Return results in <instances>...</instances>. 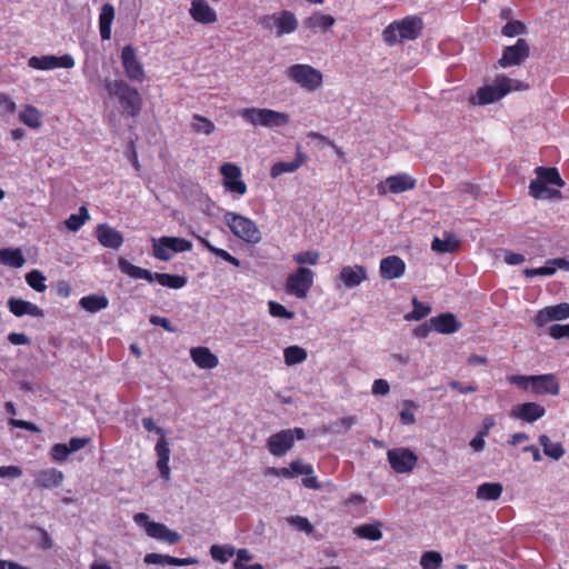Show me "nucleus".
Returning a JSON list of instances; mask_svg holds the SVG:
<instances>
[{
    "instance_id": "1",
    "label": "nucleus",
    "mask_w": 569,
    "mask_h": 569,
    "mask_svg": "<svg viewBox=\"0 0 569 569\" xmlns=\"http://www.w3.org/2000/svg\"><path fill=\"white\" fill-rule=\"evenodd\" d=\"M118 266L124 274L133 279H143L148 282L156 281L160 286L170 289H181L188 282V278L186 276L152 272L148 269L132 264L124 258L119 259Z\"/></svg>"
},
{
    "instance_id": "2",
    "label": "nucleus",
    "mask_w": 569,
    "mask_h": 569,
    "mask_svg": "<svg viewBox=\"0 0 569 569\" xmlns=\"http://www.w3.org/2000/svg\"><path fill=\"white\" fill-rule=\"evenodd\" d=\"M508 381L519 389L531 391L537 396H558L560 392L559 380L553 373L532 376L512 375L508 377Z\"/></svg>"
},
{
    "instance_id": "3",
    "label": "nucleus",
    "mask_w": 569,
    "mask_h": 569,
    "mask_svg": "<svg viewBox=\"0 0 569 569\" xmlns=\"http://www.w3.org/2000/svg\"><path fill=\"white\" fill-rule=\"evenodd\" d=\"M423 28L422 19L418 16H407L391 22L382 32L387 44L392 46L403 40H416Z\"/></svg>"
},
{
    "instance_id": "4",
    "label": "nucleus",
    "mask_w": 569,
    "mask_h": 569,
    "mask_svg": "<svg viewBox=\"0 0 569 569\" xmlns=\"http://www.w3.org/2000/svg\"><path fill=\"white\" fill-rule=\"evenodd\" d=\"M104 88L109 94L118 98L123 110L131 117L140 114L143 100L138 89L129 86L124 80H107Z\"/></svg>"
},
{
    "instance_id": "5",
    "label": "nucleus",
    "mask_w": 569,
    "mask_h": 569,
    "mask_svg": "<svg viewBox=\"0 0 569 569\" xmlns=\"http://www.w3.org/2000/svg\"><path fill=\"white\" fill-rule=\"evenodd\" d=\"M238 114L253 127H264L269 129L286 127L290 123V116L286 112L268 108H243Z\"/></svg>"
},
{
    "instance_id": "6",
    "label": "nucleus",
    "mask_w": 569,
    "mask_h": 569,
    "mask_svg": "<svg viewBox=\"0 0 569 569\" xmlns=\"http://www.w3.org/2000/svg\"><path fill=\"white\" fill-rule=\"evenodd\" d=\"M223 218L234 237L251 244H257L261 241V231L250 218L233 211H227Z\"/></svg>"
},
{
    "instance_id": "7",
    "label": "nucleus",
    "mask_w": 569,
    "mask_h": 569,
    "mask_svg": "<svg viewBox=\"0 0 569 569\" xmlns=\"http://www.w3.org/2000/svg\"><path fill=\"white\" fill-rule=\"evenodd\" d=\"M287 76L302 89L313 92L322 87L323 74L310 64L297 63L287 69Z\"/></svg>"
},
{
    "instance_id": "8",
    "label": "nucleus",
    "mask_w": 569,
    "mask_h": 569,
    "mask_svg": "<svg viewBox=\"0 0 569 569\" xmlns=\"http://www.w3.org/2000/svg\"><path fill=\"white\" fill-rule=\"evenodd\" d=\"M134 522L144 528L147 536L158 541L176 545L181 540L180 533L169 529L164 523L150 520L144 512H138L133 516Z\"/></svg>"
},
{
    "instance_id": "9",
    "label": "nucleus",
    "mask_w": 569,
    "mask_h": 569,
    "mask_svg": "<svg viewBox=\"0 0 569 569\" xmlns=\"http://www.w3.org/2000/svg\"><path fill=\"white\" fill-rule=\"evenodd\" d=\"M192 243L180 237L163 236L159 239H152V254L160 261H169L172 253L190 251Z\"/></svg>"
},
{
    "instance_id": "10",
    "label": "nucleus",
    "mask_w": 569,
    "mask_h": 569,
    "mask_svg": "<svg viewBox=\"0 0 569 569\" xmlns=\"http://www.w3.org/2000/svg\"><path fill=\"white\" fill-rule=\"evenodd\" d=\"M305 437V430L300 427L281 430L267 439V448L272 456L281 457L293 447L295 440H302Z\"/></svg>"
},
{
    "instance_id": "11",
    "label": "nucleus",
    "mask_w": 569,
    "mask_h": 569,
    "mask_svg": "<svg viewBox=\"0 0 569 569\" xmlns=\"http://www.w3.org/2000/svg\"><path fill=\"white\" fill-rule=\"evenodd\" d=\"M535 172L537 178L529 183V193L533 198H542L547 191V184L565 186V180L556 167H537Z\"/></svg>"
},
{
    "instance_id": "12",
    "label": "nucleus",
    "mask_w": 569,
    "mask_h": 569,
    "mask_svg": "<svg viewBox=\"0 0 569 569\" xmlns=\"http://www.w3.org/2000/svg\"><path fill=\"white\" fill-rule=\"evenodd\" d=\"M313 284V272L309 268L299 267L293 273H290L286 281L288 293L299 299H305Z\"/></svg>"
},
{
    "instance_id": "13",
    "label": "nucleus",
    "mask_w": 569,
    "mask_h": 569,
    "mask_svg": "<svg viewBox=\"0 0 569 569\" xmlns=\"http://www.w3.org/2000/svg\"><path fill=\"white\" fill-rule=\"evenodd\" d=\"M220 174L223 178L222 184L231 193L243 196L247 193V184L242 180L241 168L232 162H224L221 164Z\"/></svg>"
},
{
    "instance_id": "14",
    "label": "nucleus",
    "mask_w": 569,
    "mask_h": 569,
    "mask_svg": "<svg viewBox=\"0 0 569 569\" xmlns=\"http://www.w3.org/2000/svg\"><path fill=\"white\" fill-rule=\"evenodd\" d=\"M417 180L408 173H398L389 176L383 181L377 184V190L380 196L387 193L399 194L416 188Z\"/></svg>"
},
{
    "instance_id": "15",
    "label": "nucleus",
    "mask_w": 569,
    "mask_h": 569,
    "mask_svg": "<svg viewBox=\"0 0 569 569\" xmlns=\"http://www.w3.org/2000/svg\"><path fill=\"white\" fill-rule=\"evenodd\" d=\"M508 93V81L501 79L500 76L495 80L493 84L479 88L477 90L476 97L472 98L471 101L472 103H477L479 106H486L502 99Z\"/></svg>"
},
{
    "instance_id": "16",
    "label": "nucleus",
    "mask_w": 569,
    "mask_h": 569,
    "mask_svg": "<svg viewBox=\"0 0 569 569\" xmlns=\"http://www.w3.org/2000/svg\"><path fill=\"white\" fill-rule=\"evenodd\" d=\"M121 63L127 78L131 81L142 82L146 78L142 63L137 57L132 44H127L121 51Z\"/></svg>"
},
{
    "instance_id": "17",
    "label": "nucleus",
    "mask_w": 569,
    "mask_h": 569,
    "mask_svg": "<svg viewBox=\"0 0 569 569\" xmlns=\"http://www.w3.org/2000/svg\"><path fill=\"white\" fill-rule=\"evenodd\" d=\"M390 467L398 473H407L417 465V456L407 448L390 449L387 452Z\"/></svg>"
},
{
    "instance_id": "18",
    "label": "nucleus",
    "mask_w": 569,
    "mask_h": 569,
    "mask_svg": "<svg viewBox=\"0 0 569 569\" xmlns=\"http://www.w3.org/2000/svg\"><path fill=\"white\" fill-rule=\"evenodd\" d=\"M74 59L70 54H63L61 57L56 56H41L31 57L28 60V66L36 70H52L57 68L71 69L74 67Z\"/></svg>"
},
{
    "instance_id": "19",
    "label": "nucleus",
    "mask_w": 569,
    "mask_h": 569,
    "mask_svg": "<svg viewBox=\"0 0 569 569\" xmlns=\"http://www.w3.org/2000/svg\"><path fill=\"white\" fill-rule=\"evenodd\" d=\"M530 48L528 42L519 38L513 46L506 47L499 64L503 68L521 64L529 57Z\"/></svg>"
},
{
    "instance_id": "20",
    "label": "nucleus",
    "mask_w": 569,
    "mask_h": 569,
    "mask_svg": "<svg viewBox=\"0 0 569 569\" xmlns=\"http://www.w3.org/2000/svg\"><path fill=\"white\" fill-rule=\"evenodd\" d=\"M546 415V408L538 402H523L510 410V417L528 423H533Z\"/></svg>"
},
{
    "instance_id": "21",
    "label": "nucleus",
    "mask_w": 569,
    "mask_h": 569,
    "mask_svg": "<svg viewBox=\"0 0 569 569\" xmlns=\"http://www.w3.org/2000/svg\"><path fill=\"white\" fill-rule=\"evenodd\" d=\"M63 480V472L56 468L42 469L33 475V485L40 490L59 488Z\"/></svg>"
},
{
    "instance_id": "22",
    "label": "nucleus",
    "mask_w": 569,
    "mask_h": 569,
    "mask_svg": "<svg viewBox=\"0 0 569 569\" xmlns=\"http://www.w3.org/2000/svg\"><path fill=\"white\" fill-rule=\"evenodd\" d=\"M569 318V303L562 302L556 306L546 307L537 312L533 322L537 327H543L553 320H565Z\"/></svg>"
},
{
    "instance_id": "23",
    "label": "nucleus",
    "mask_w": 569,
    "mask_h": 569,
    "mask_svg": "<svg viewBox=\"0 0 569 569\" xmlns=\"http://www.w3.org/2000/svg\"><path fill=\"white\" fill-rule=\"evenodd\" d=\"M190 17L198 23L212 24L218 21V14L206 0H191Z\"/></svg>"
},
{
    "instance_id": "24",
    "label": "nucleus",
    "mask_w": 569,
    "mask_h": 569,
    "mask_svg": "<svg viewBox=\"0 0 569 569\" xmlns=\"http://www.w3.org/2000/svg\"><path fill=\"white\" fill-rule=\"evenodd\" d=\"M96 237L103 247L113 250H118L124 241L122 233L107 223L97 226Z\"/></svg>"
},
{
    "instance_id": "25",
    "label": "nucleus",
    "mask_w": 569,
    "mask_h": 569,
    "mask_svg": "<svg viewBox=\"0 0 569 569\" xmlns=\"http://www.w3.org/2000/svg\"><path fill=\"white\" fill-rule=\"evenodd\" d=\"M379 271L383 279H398L405 274L406 263L398 256H388L380 260Z\"/></svg>"
},
{
    "instance_id": "26",
    "label": "nucleus",
    "mask_w": 569,
    "mask_h": 569,
    "mask_svg": "<svg viewBox=\"0 0 569 569\" xmlns=\"http://www.w3.org/2000/svg\"><path fill=\"white\" fill-rule=\"evenodd\" d=\"M338 279L346 288H356L368 279L367 269L361 264L346 266L340 270Z\"/></svg>"
},
{
    "instance_id": "27",
    "label": "nucleus",
    "mask_w": 569,
    "mask_h": 569,
    "mask_svg": "<svg viewBox=\"0 0 569 569\" xmlns=\"http://www.w3.org/2000/svg\"><path fill=\"white\" fill-rule=\"evenodd\" d=\"M431 328L442 335H451L460 330L461 322L451 312L441 313L429 320Z\"/></svg>"
},
{
    "instance_id": "28",
    "label": "nucleus",
    "mask_w": 569,
    "mask_h": 569,
    "mask_svg": "<svg viewBox=\"0 0 569 569\" xmlns=\"http://www.w3.org/2000/svg\"><path fill=\"white\" fill-rule=\"evenodd\" d=\"M143 561L147 565H161V566H177V567H183V566H190L198 563V560L192 557L188 558H176L169 555H161V553H147L144 556Z\"/></svg>"
},
{
    "instance_id": "29",
    "label": "nucleus",
    "mask_w": 569,
    "mask_h": 569,
    "mask_svg": "<svg viewBox=\"0 0 569 569\" xmlns=\"http://www.w3.org/2000/svg\"><path fill=\"white\" fill-rule=\"evenodd\" d=\"M156 455H157V468L160 472V476L164 480L170 479V467H169V460H170V448L169 442L167 439L162 436L156 443L154 447Z\"/></svg>"
},
{
    "instance_id": "30",
    "label": "nucleus",
    "mask_w": 569,
    "mask_h": 569,
    "mask_svg": "<svg viewBox=\"0 0 569 569\" xmlns=\"http://www.w3.org/2000/svg\"><path fill=\"white\" fill-rule=\"evenodd\" d=\"M274 21L277 37L292 33L298 28V19L295 13L289 10H281L277 12Z\"/></svg>"
},
{
    "instance_id": "31",
    "label": "nucleus",
    "mask_w": 569,
    "mask_h": 569,
    "mask_svg": "<svg viewBox=\"0 0 569 569\" xmlns=\"http://www.w3.org/2000/svg\"><path fill=\"white\" fill-rule=\"evenodd\" d=\"M8 308L16 317H22L24 315L43 317V310L41 308L23 299L11 297L8 300Z\"/></svg>"
},
{
    "instance_id": "32",
    "label": "nucleus",
    "mask_w": 569,
    "mask_h": 569,
    "mask_svg": "<svg viewBox=\"0 0 569 569\" xmlns=\"http://www.w3.org/2000/svg\"><path fill=\"white\" fill-rule=\"evenodd\" d=\"M192 361L201 369H213L219 365V359L207 347H193L190 349Z\"/></svg>"
},
{
    "instance_id": "33",
    "label": "nucleus",
    "mask_w": 569,
    "mask_h": 569,
    "mask_svg": "<svg viewBox=\"0 0 569 569\" xmlns=\"http://www.w3.org/2000/svg\"><path fill=\"white\" fill-rule=\"evenodd\" d=\"M557 268L569 270V261L563 258L550 259L543 267L526 268L523 270V274L527 278H532L536 276H552Z\"/></svg>"
},
{
    "instance_id": "34",
    "label": "nucleus",
    "mask_w": 569,
    "mask_h": 569,
    "mask_svg": "<svg viewBox=\"0 0 569 569\" xmlns=\"http://www.w3.org/2000/svg\"><path fill=\"white\" fill-rule=\"evenodd\" d=\"M335 23L336 19L332 16L321 12H315L303 21L307 29L322 32H327Z\"/></svg>"
},
{
    "instance_id": "35",
    "label": "nucleus",
    "mask_w": 569,
    "mask_h": 569,
    "mask_svg": "<svg viewBox=\"0 0 569 569\" xmlns=\"http://www.w3.org/2000/svg\"><path fill=\"white\" fill-rule=\"evenodd\" d=\"M114 19V8L110 3H106L101 8L99 16V30L102 40L111 38V24Z\"/></svg>"
},
{
    "instance_id": "36",
    "label": "nucleus",
    "mask_w": 569,
    "mask_h": 569,
    "mask_svg": "<svg viewBox=\"0 0 569 569\" xmlns=\"http://www.w3.org/2000/svg\"><path fill=\"white\" fill-rule=\"evenodd\" d=\"M503 491L500 482H483L477 488L476 497L479 500L495 501L498 500Z\"/></svg>"
},
{
    "instance_id": "37",
    "label": "nucleus",
    "mask_w": 569,
    "mask_h": 569,
    "mask_svg": "<svg viewBox=\"0 0 569 569\" xmlns=\"http://www.w3.org/2000/svg\"><path fill=\"white\" fill-rule=\"evenodd\" d=\"M305 162V157L299 153L292 161H279L272 164L270 169V176L278 178L283 173H291L297 171Z\"/></svg>"
},
{
    "instance_id": "38",
    "label": "nucleus",
    "mask_w": 569,
    "mask_h": 569,
    "mask_svg": "<svg viewBox=\"0 0 569 569\" xmlns=\"http://www.w3.org/2000/svg\"><path fill=\"white\" fill-rule=\"evenodd\" d=\"M459 248L460 241L452 233L446 234L445 239L436 237L431 242V249L439 253L455 252Z\"/></svg>"
},
{
    "instance_id": "39",
    "label": "nucleus",
    "mask_w": 569,
    "mask_h": 569,
    "mask_svg": "<svg viewBox=\"0 0 569 569\" xmlns=\"http://www.w3.org/2000/svg\"><path fill=\"white\" fill-rule=\"evenodd\" d=\"M382 523L376 521L373 523H365L355 528V533L361 538L371 541H378L382 538L381 531Z\"/></svg>"
},
{
    "instance_id": "40",
    "label": "nucleus",
    "mask_w": 569,
    "mask_h": 569,
    "mask_svg": "<svg viewBox=\"0 0 569 569\" xmlns=\"http://www.w3.org/2000/svg\"><path fill=\"white\" fill-rule=\"evenodd\" d=\"M19 120L31 129H38L42 124V114L36 107L27 104L20 112Z\"/></svg>"
},
{
    "instance_id": "41",
    "label": "nucleus",
    "mask_w": 569,
    "mask_h": 569,
    "mask_svg": "<svg viewBox=\"0 0 569 569\" xmlns=\"http://www.w3.org/2000/svg\"><path fill=\"white\" fill-rule=\"evenodd\" d=\"M0 261L11 268H21L26 260L20 249H0Z\"/></svg>"
},
{
    "instance_id": "42",
    "label": "nucleus",
    "mask_w": 569,
    "mask_h": 569,
    "mask_svg": "<svg viewBox=\"0 0 569 569\" xmlns=\"http://www.w3.org/2000/svg\"><path fill=\"white\" fill-rule=\"evenodd\" d=\"M79 305L81 308L89 312H98L106 309L109 305V300L104 296L89 295L80 299Z\"/></svg>"
},
{
    "instance_id": "43",
    "label": "nucleus",
    "mask_w": 569,
    "mask_h": 569,
    "mask_svg": "<svg viewBox=\"0 0 569 569\" xmlns=\"http://www.w3.org/2000/svg\"><path fill=\"white\" fill-rule=\"evenodd\" d=\"M539 443L542 446L545 455L555 460H559L565 455L561 442H552L547 435L539 437Z\"/></svg>"
},
{
    "instance_id": "44",
    "label": "nucleus",
    "mask_w": 569,
    "mask_h": 569,
    "mask_svg": "<svg viewBox=\"0 0 569 569\" xmlns=\"http://www.w3.org/2000/svg\"><path fill=\"white\" fill-rule=\"evenodd\" d=\"M308 357L306 349L299 346H289L283 350L284 362L293 366L303 362Z\"/></svg>"
},
{
    "instance_id": "45",
    "label": "nucleus",
    "mask_w": 569,
    "mask_h": 569,
    "mask_svg": "<svg viewBox=\"0 0 569 569\" xmlns=\"http://www.w3.org/2000/svg\"><path fill=\"white\" fill-rule=\"evenodd\" d=\"M89 218L88 209L82 206L80 207L79 212L70 214L64 223L70 231H77L86 223L87 220H89Z\"/></svg>"
},
{
    "instance_id": "46",
    "label": "nucleus",
    "mask_w": 569,
    "mask_h": 569,
    "mask_svg": "<svg viewBox=\"0 0 569 569\" xmlns=\"http://www.w3.org/2000/svg\"><path fill=\"white\" fill-rule=\"evenodd\" d=\"M442 556L438 551H426L420 558V566L422 569H440L442 567Z\"/></svg>"
},
{
    "instance_id": "47",
    "label": "nucleus",
    "mask_w": 569,
    "mask_h": 569,
    "mask_svg": "<svg viewBox=\"0 0 569 569\" xmlns=\"http://www.w3.org/2000/svg\"><path fill=\"white\" fill-rule=\"evenodd\" d=\"M191 129L196 133L211 134L214 131V123L203 116L194 114Z\"/></svg>"
},
{
    "instance_id": "48",
    "label": "nucleus",
    "mask_w": 569,
    "mask_h": 569,
    "mask_svg": "<svg viewBox=\"0 0 569 569\" xmlns=\"http://www.w3.org/2000/svg\"><path fill=\"white\" fill-rule=\"evenodd\" d=\"M236 550L231 546L212 545L210 548L211 557L221 563L228 562Z\"/></svg>"
},
{
    "instance_id": "49",
    "label": "nucleus",
    "mask_w": 569,
    "mask_h": 569,
    "mask_svg": "<svg viewBox=\"0 0 569 569\" xmlns=\"http://www.w3.org/2000/svg\"><path fill=\"white\" fill-rule=\"evenodd\" d=\"M251 559L252 555L248 549H239L237 551V559L233 562V569H264L260 563L244 565V561H250Z\"/></svg>"
},
{
    "instance_id": "50",
    "label": "nucleus",
    "mask_w": 569,
    "mask_h": 569,
    "mask_svg": "<svg viewBox=\"0 0 569 569\" xmlns=\"http://www.w3.org/2000/svg\"><path fill=\"white\" fill-rule=\"evenodd\" d=\"M27 283L37 292H44L47 289L46 277L39 270H32L26 274Z\"/></svg>"
},
{
    "instance_id": "51",
    "label": "nucleus",
    "mask_w": 569,
    "mask_h": 569,
    "mask_svg": "<svg viewBox=\"0 0 569 569\" xmlns=\"http://www.w3.org/2000/svg\"><path fill=\"white\" fill-rule=\"evenodd\" d=\"M412 311L406 316L407 320L419 321L431 312V307L420 302L417 298L412 299Z\"/></svg>"
},
{
    "instance_id": "52",
    "label": "nucleus",
    "mask_w": 569,
    "mask_h": 569,
    "mask_svg": "<svg viewBox=\"0 0 569 569\" xmlns=\"http://www.w3.org/2000/svg\"><path fill=\"white\" fill-rule=\"evenodd\" d=\"M319 258H320V253L317 251H313V250L297 252L292 256V260L296 263L300 264V267H302V264H306V263L315 266L318 263Z\"/></svg>"
},
{
    "instance_id": "53",
    "label": "nucleus",
    "mask_w": 569,
    "mask_h": 569,
    "mask_svg": "<svg viewBox=\"0 0 569 569\" xmlns=\"http://www.w3.org/2000/svg\"><path fill=\"white\" fill-rule=\"evenodd\" d=\"M269 312L274 318H283V319H293L295 312L289 311L284 306L277 301H269L268 302Z\"/></svg>"
},
{
    "instance_id": "54",
    "label": "nucleus",
    "mask_w": 569,
    "mask_h": 569,
    "mask_svg": "<svg viewBox=\"0 0 569 569\" xmlns=\"http://www.w3.org/2000/svg\"><path fill=\"white\" fill-rule=\"evenodd\" d=\"M288 522L299 531H303L306 533H311L313 530L311 522L302 516H291L288 518Z\"/></svg>"
},
{
    "instance_id": "55",
    "label": "nucleus",
    "mask_w": 569,
    "mask_h": 569,
    "mask_svg": "<svg viewBox=\"0 0 569 569\" xmlns=\"http://www.w3.org/2000/svg\"><path fill=\"white\" fill-rule=\"evenodd\" d=\"M525 24L521 21H509L502 27V34L506 37H515L525 32Z\"/></svg>"
},
{
    "instance_id": "56",
    "label": "nucleus",
    "mask_w": 569,
    "mask_h": 569,
    "mask_svg": "<svg viewBox=\"0 0 569 569\" xmlns=\"http://www.w3.org/2000/svg\"><path fill=\"white\" fill-rule=\"evenodd\" d=\"M405 408L400 411V421L403 425H413L416 422V416L412 409L416 407L413 401L406 400L403 402Z\"/></svg>"
},
{
    "instance_id": "57",
    "label": "nucleus",
    "mask_w": 569,
    "mask_h": 569,
    "mask_svg": "<svg viewBox=\"0 0 569 569\" xmlns=\"http://www.w3.org/2000/svg\"><path fill=\"white\" fill-rule=\"evenodd\" d=\"M51 458L54 461H64L70 455V450L66 443H56L50 450Z\"/></svg>"
},
{
    "instance_id": "58",
    "label": "nucleus",
    "mask_w": 569,
    "mask_h": 569,
    "mask_svg": "<svg viewBox=\"0 0 569 569\" xmlns=\"http://www.w3.org/2000/svg\"><path fill=\"white\" fill-rule=\"evenodd\" d=\"M290 468L293 472V477L296 475H306L310 476L313 473V468L311 465H305L300 460H295L290 462Z\"/></svg>"
},
{
    "instance_id": "59",
    "label": "nucleus",
    "mask_w": 569,
    "mask_h": 569,
    "mask_svg": "<svg viewBox=\"0 0 569 569\" xmlns=\"http://www.w3.org/2000/svg\"><path fill=\"white\" fill-rule=\"evenodd\" d=\"M549 335L553 339L569 338V323L567 325H552L549 328Z\"/></svg>"
},
{
    "instance_id": "60",
    "label": "nucleus",
    "mask_w": 569,
    "mask_h": 569,
    "mask_svg": "<svg viewBox=\"0 0 569 569\" xmlns=\"http://www.w3.org/2000/svg\"><path fill=\"white\" fill-rule=\"evenodd\" d=\"M23 471L19 466H0V478H18Z\"/></svg>"
},
{
    "instance_id": "61",
    "label": "nucleus",
    "mask_w": 569,
    "mask_h": 569,
    "mask_svg": "<svg viewBox=\"0 0 569 569\" xmlns=\"http://www.w3.org/2000/svg\"><path fill=\"white\" fill-rule=\"evenodd\" d=\"M150 322L154 326L163 328L168 332H176L177 329L172 326L171 321L166 317L151 316Z\"/></svg>"
},
{
    "instance_id": "62",
    "label": "nucleus",
    "mask_w": 569,
    "mask_h": 569,
    "mask_svg": "<svg viewBox=\"0 0 569 569\" xmlns=\"http://www.w3.org/2000/svg\"><path fill=\"white\" fill-rule=\"evenodd\" d=\"M10 425L16 428L24 429V430H28L31 432L40 431V429L38 428V426L36 423H33L31 421H27V420L10 419Z\"/></svg>"
},
{
    "instance_id": "63",
    "label": "nucleus",
    "mask_w": 569,
    "mask_h": 569,
    "mask_svg": "<svg viewBox=\"0 0 569 569\" xmlns=\"http://www.w3.org/2000/svg\"><path fill=\"white\" fill-rule=\"evenodd\" d=\"M503 260L506 263L510 266H517L525 261V256L521 253L513 252L511 250H506L503 254Z\"/></svg>"
},
{
    "instance_id": "64",
    "label": "nucleus",
    "mask_w": 569,
    "mask_h": 569,
    "mask_svg": "<svg viewBox=\"0 0 569 569\" xmlns=\"http://www.w3.org/2000/svg\"><path fill=\"white\" fill-rule=\"evenodd\" d=\"M89 442H90V438H88V437H84V438L73 437L69 440V445H67V446L71 453V452H76V451H79L80 449L84 448Z\"/></svg>"
}]
</instances>
